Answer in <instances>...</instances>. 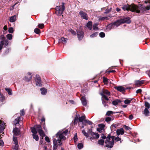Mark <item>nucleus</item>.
<instances>
[{"mask_svg":"<svg viewBox=\"0 0 150 150\" xmlns=\"http://www.w3.org/2000/svg\"><path fill=\"white\" fill-rule=\"evenodd\" d=\"M102 103L104 107L108 106V105L107 104V102L106 100H105V99H103V98H102Z\"/></svg>","mask_w":150,"mask_h":150,"instance_id":"obj_31","label":"nucleus"},{"mask_svg":"<svg viewBox=\"0 0 150 150\" xmlns=\"http://www.w3.org/2000/svg\"><path fill=\"white\" fill-rule=\"evenodd\" d=\"M118 125L116 124H112L110 126V129L111 131H114L116 130V128Z\"/></svg>","mask_w":150,"mask_h":150,"instance_id":"obj_20","label":"nucleus"},{"mask_svg":"<svg viewBox=\"0 0 150 150\" xmlns=\"http://www.w3.org/2000/svg\"><path fill=\"white\" fill-rule=\"evenodd\" d=\"M8 40H1L0 42V44H1L2 43L3 44V46L4 47H6L7 45H8Z\"/></svg>","mask_w":150,"mask_h":150,"instance_id":"obj_16","label":"nucleus"},{"mask_svg":"<svg viewBox=\"0 0 150 150\" xmlns=\"http://www.w3.org/2000/svg\"><path fill=\"white\" fill-rule=\"evenodd\" d=\"M78 148L79 149H82L83 147V145L82 143H79L77 145Z\"/></svg>","mask_w":150,"mask_h":150,"instance_id":"obj_41","label":"nucleus"},{"mask_svg":"<svg viewBox=\"0 0 150 150\" xmlns=\"http://www.w3.org/2000/svg\"><path fill=\"white\" fill-rule=\"evenodd\" d=\"M114 140H115L116 142H118L119 141H120L121 140V139L117 136L116 137H114Z\"/></svg>","mask_w":150,"mask_h":150,"instance_id":"obj_55","label":"nucleus"},{"mask_svg":"<svg viewBox=\"0 0 150 150\" xmlns=\"http://www.w3.org/2000/svg\"><path fill=\"white\" fill-rule=\"evenodd\" d=\"M92 25V22L91 21H89L86 24V26L88 28H91Z\"/></svg>","mask_w":150,"mask_h":150,"instance_id":"obj_33","label":"nucleus"},{"mask_svg":"<svg viewBox=\"0 0 150 150\" xmlns=\"http://www.w3.org/2000/svg\"><path fill=\"white\" fill-rule=\"evenodd\" d=\"M130 18L129 17H126L123 19L117 20L114 23L110 24L108 25V27H117L122 23H130Z\"/></svg>","mask_w":150,"mask_h":150,"instance_id":"obj_3","label":"nucleus"},{"mask_svg":"<svg viewBox=\"0 0 150 150\" xmlns=\"http://www.w3.org/2000/svg\"><path fill=\"white\" fill-rule=\"evenodd\" d=\"M45 117H43L41 119V121L42 122H44V123H43V128L44 129H45Z\"/></svg>","mask_w":150,"mask_h":150,"instance_id":"obj_36","label":"nucleus"},{"mask_svg":"<svg viewBox=\"0 0 150 150\" xmlns=\"http://www.w3.org/2000/svg\"><path fill=\"white\" fill-rule=\"evenodd\" d=\"M36 130L38 132L42 129L41 126L40 125H37L34 126Z\"/></svg>","mask_w":150,"mask_h":150,"instance_id":"obj_32","label":"nucleus"},{"mask_svg":"<svg viewBox=\"0 0 150 150\" xmlns=\"http://www.w3.org/2000/svg\"><path fill=\"white\" fill-rule=\"evenodd\" d=\"M77 139L78 138L77 134L76 133V134L74 136V141L75 142L76 141Z\"/></svg>","mask_w":150,"mask_h":150,"instance_id":"obj_61","label":"nucleus"},{"mask_svg":"<svg viewBox=\"0 0 150 150\" xmlns=\"http://www.w3.org/2000/svg\"><path fill=\"white\" fill-rule=\"evenodd\" d=\"M98 32H95L90 35L91 38H93L96 37L98 35Z\"/></svg>","mask_w":150,"mask_h":150,"instance_id":"obj_43","label":"nucleus"},{"mask_svg":"<svg viewBox=\"0 0 150 150\" xmlns=\"http://www.w3.org/2000/svg\"><path fill=\"white\" fill-rule=\"evenodd\" d=\"M87 123L89 125H92L93 123L92 122L88 120H84V122H82V124L84 125H86V124Z\"/></svg>","mask_w":150,"mask_h":150,"instance_id":"obj_21","label":"nucleus"},{"mask_svg":"<svg viewBox=\"0 0 150 150\" xmlns=\"http://www.w3.org/2000/svg\"><path fill=\"white\" fill-rule=\"evenodd\" d=\"M76 31L78 38L79 40H81L82 39L84 36V33L81 30V29H77Z\"/></svg>","mask_w":150,"mask_h":150,"instance_id":"obj_8","label":"nucleus"},{"mask_svg":"<svg viewBox=\"0 0 150 150\" xmlns=\"http://www.w3.org/2000/svg\"><path fill=\"white\" fill-rule=\"evenodd\" d=\"M99 25L98 23H96L93 24V28H98V26Z\"/></svg>","mask_w":150,"mask_h":150,"instance_id":"obj_50","label":"nucleus"},{"mask_svg":"<svg viewBox=\"0 0 150 150\" xmlns=\"http://www.w3.org/2000/svg\"><path fill=\"white\" fill-rule=\"evenodd\" d=\"M103 82L105 84H107L108 83V79L105 77H103Z\"/></svg>","mask_w":150,"mask_h":150,"instance_id":"obj_40","label":"nucleus"},{"mask_svg":"<svg viewBox=\"0 0 150 150\" xmlns=\"http://www.w3.org/2000/svg\"><path fill=\"white\" fill-rule=\"evenodd\" d=\"M122 8L124 11L130 10L133 12H136L137 13L139 12L138 9H137L136 5L134 4H132L131 5L127 4L124 5L122 7Z\"/></svg>","mask_w":150,"mask_h":150,"instance_id":"obj_4","label":"nucleus"},{"mask_svg":"<svg viewBox=\"0 0 150 150\" xmlns=\"http://www.w3.org/2000/svg\"><path fill=\"white\" fill-rule=\"evenodd\" d=\"M133 99H131L130 100L127 99L124 101V103L125 104H128L131 103V101Z\"/></svg>","mask_w":150,"mask_h":150,"instance_id":"obj_39","label":"nucleus"},{"mask_svg":"<svg viewBox=\"0 0 150 150\" xmlns=\"http://www.w3.org/2000/svg\"><path fill=\"white\" fill-rule=\"evenodd\" d=\"M13 140L14 142H15V144H18V142L17 137H13Z\"/></svg>","mask_w":150,"mask_h":150,"instance_id":"obj_51","label":"nucleus"},{"mask_svg":"<svg viewBox=\"0 0 150 150\" xmlns=\"http://www.w3.org/2000/svg\"><path fill=\"white\" fill-rule=\"evenodd\" d=\"M13 134L16 136H18L20 134V131L19 129L16 127L13 130Z\"/></svg>","mask_w":150,"mask_h":150,"instance_id":"obj_11","label":"nucleus"},{"mask_svg":"<svg viewBox=\"0 0 150 150\" xmlns=\"http://www.w3.org/2000/svg\"><path fill=\"white\" fill-rule=\"evenodd\" d=\"M124 131L122 128H120V129H117L116 131L117 135L118 136L120 134L123 135L124 134Z\"/></svg>","mask_w":150,"mask_h":150,"instance_id":"obj_15","label":"nucleus"},{"mask_svg":"<svg viewBox=\"0 0 150 150\" xmlns=\"http://www.w3.org/2000/svg\"><path fill=\"white\" fill-rule=\"evenodd\" d=\"M81 100L82 105L84 106H86L87 104V102L85 96H82L81 98Z\"/></svg>","mask_w":150,"mask_h":150,"instance_id":"obj_13","label":"nucleus"},{"mask_svg":"<svg viewBox=\"0 0 150 150\" xmlns=\"http://www.w3.org/2000/svg\"><path fill=\"white\" fill-rule=\"evenodd\" d=\"M68 129L59 130L53 138V150H56L58 146H61L62 144V140H64L66 139L65 136L68 133Z\"/></svg>","mask_w":150,"mask_h":150,"instance_id":"obj_1","label":"nucleus"},{"mask_svg":"<svg viewBox=\"0 0 150 150\" xmlns=\"http://www.w3.org/2000/svg\"><path fill=\"white\" fill-rule=\"evenodd\" d=\"M121 102V100L120 99H116L112 102V104L113 105L116 106L118 105L119 103H120Z\"/></svg>","mask_w":150,"mask_h":150,"instance_id":"obj_17","label":"nucleus"},{"mask_svg":"<svg viewBox=\"0 0 150 150\" xmlns=\"http://www.w3.org/2000/svg\"><path fill=\"white\" fill-rule=\"evenodd\" d=\"M34 32L37 34H39L40 33V29H34Z\"/></svg>","mask_w":150,"mask_h":150,"instance_id":"obj_47","label":"nucleus"},{"mask_svg":"<svg viewBox=\"0 0 150 150\" xmlns=\"http://www.w3.org/2000/svg\"><path fill=\"white\" fill-rule=\"evenodd\" d=\"M82 132L86 138L90 137L89 139L91 140L97 139L99 137V135L98 133L92 131L91 129H88L87 133L84 129L82 130Z\"/></svg>","mask_w":150,"mask_h":150,"instance_id":"obj_2","label":"nucleus"},{"mask_svg":"<svg viewBox=\"0 0 150 150\" xmlns=\"http://www.w3.org/2000/svg\"><path fill=\"white\" fill-rule=\"evenodd\" d=\"M104 129H103L100 128H97V131H98L100 133H101L102 132V130H104Z\"/></svg>","mask_w":150,"mask_h":150,"instance_id":"obj_64","label":"nucleus"},{"mask_svg":"<svg viewBox=\"0 0 150 150\" xmlns=\"http://www.w3.org/2000/svg\"><path fill=\"white\" fill-rule=\"evenodd\" d=\"M62 5L61 7L60 6H57L55 8V13L58 16L61 15L64 10V3H62Z\"/></svg>","mask_w":150,"mask_h":150,"instance_id":"obj_6","label":"nucleus"},{"mask_svg":"<svg viewBox=\"0 0 150 150\" xmlns=\"http://www.w3.org/2000/svg\"><path fill=\"white\" fill-rule=\"evenodd\" d=\"M35 81L36 82V85L37 86L40 87L42 86V84L41 78L39 75H36Z\"/></svg>","mask_w":150,"mask_h":150,"instance_id":"obj_9","label":"nucleus"},{"mask_svg":"<svg viewBox=\"0 0 150 150\" xmlns=\"http://www.w3.org/2000/svg\"><path fill=\"white\" fill-rule=\"evenodd\" d=\"M45 141L48 143H49L50 142V139L47 136L45 137Z\"/></svg>","mask_w":150,"mask_h":150,"instance_id":"obj_57","label":"nucleus"},{"mask_svg":"<svg viewBox=\"0 0 150 150\" xmlns=\"http://www.w3.org/2000/svg\"><path fill=\"white\" fill-rule=\"evenodd\" d=\"M106 137L105 135L103 134H101V138L103 139H106Z\"/></svg>","mask_w":150,"mask_h":150,"instance_id":"obj_62","label":"nucleus"},{"mask_svg":"<svg viewBox=\"0 0 150 150\" xmlns=\"http://www.w3.org/2000/svg\"><path fill=\"white\" fill-rule=\"evenodd\" d=\"M6 36L7 38L9 40H12V39L13 36L11 34H8Z\"/></svg>","mask_w":150,"mask_h":150,"instance_id":"obj_44","label":"nucleus"},{"mask_svg":"<svg viewBox=\"0 0 150 150\" xmlns=\"http://www.w3.org/2000/svg\"><path fill=\"white\" fill-rule=\"evenodd\" d=\"M115 112H113L112 111H108L107 112L106 115L108 116H109L110 115L112 114H115Z\"/></svg>","mask_w":150,"mask_h":150,"instance_id":"obj_38","label":"nucleus"},{"mask_svg":"<svg viewBox=\"0 0 150 150\" xmlns=\"http://www.w3.org/2000/svg\"><path fill=\"white\" fill-rule=\"evenodd\" d=\"M104 143V140L103 139H100L98 141V144L103 146Z\"/></svg>","mask_w":150,"mask_h":150,"instance_id":"obj_35","label":"nucleus"},{"mask_svg":"<svg viewBox=\"0 0 150 150\" xmlns=\"http://www.w3.org/2000/svg\"><path fill=\"white\" fill-rule=\"evenodd\" d=\"M67 38L64 37H62L61 38V40L63 43L64 44L66 43L67 42Z\"/></svg>","mask_w":150,"mask_h":150,"instance_id":"obj_42","label":"nucleus"},{"mask_svg":"<svg viewBox=\"0 0 150 150\" xmlns=\"http://www.w3.org/2000/svg\"><path fill=\"white\" fill-rule=\"evenodd\" d=\"M99 36L100 37L103 38L105 37V35L104 33L101 32L99 33Z\"/></svg>","mask_w":150,"mask_h":150,"instance_id":"obj_48","label":"nucleus"},{"mask_svg":"<svg viewBox=\"0 0 150 150\" xmlns=\"http://www.w3.org/2000/svg\"><path fill=\"white\" fill-rule=\"evenodd\" d=\"M40 90L41 91V94L43 95L46 94L47 92V90L44 88H41Z\"/></svg>","mask_w":150,"mask_h":150,"instance_id":"obj_24","label":"nucleus"},{"mask_svg":"<svg viewBox=\"0 0 150 150\" xmlns=\"http://www.w3.org/2000/svg\"><path fill=\"white\" fill-rule=\"evenodd\" d=\"M5 99V97L3 95L0 93V102H3Z\"/></svg>","mask_w":150,"mask_h":150,"instance_id":"obj_29","label":"nucleus"},{"mask_svg":"<svg viewBox=\"0 0 150 150\" xmlns=\"http://www.w3.org/2000/svg\"><path fill=\"white\" fill-rule=\"evenodd\" d=\"M145 82L144 80H137L135 81V85L136 86H141Z\"/></svg>","mask_w":150,"mask_h":150,"instance_id":"obj_14","label":"nucleus"},{"mask_svg":"<svg viewBox=\"0 0 150 150\" xmlns=\"http://www.w3.org/2000/svg\"><path fill=\"white\" fill-rule=\"evenodd\" d=\"M79 116V115H77V114H76V116L75 117L74 121L73 122V123L74 125L77 124V122H78V117Z\"/></svg>","mask_w":150,"mask_h":150,"instance_id":"obj_25","label":"nucleus"},{"mask_svg":"<svg viewBox=\"0 0 150 150\" xmlns=\"http://www.w3.org/2000/svg\"><path fill=\"white\" fill-rule=\"evenodd\" d=\"M44 27V24L43 23L39 24L38 25V27L39 28H43Z\"/></svg>","mask_w":150,"mask_h":150,"instance_id":"obj_52","label":"nucleus"},{"mask_svg":"<svg viewBox=\"0 0 150 150\" xmlns=\"http://www.w3.org/2000/svg\"><path fill=\"white\" fill-rule=\"evenodd\" d=\"M123 127L125 128V129L126 130H129L131 129V128L129 127H128L125 125H124L123 126Z\"/></svg>","mask_w":150,"mask_h":150,"instance_id":"obj_54","label":"nucleus"},{"mask_svg":"<svg viewBox=\"0 0 150 150\" xmlns=\"http://www.w3.org/2000/svg\"><path fill=\"white\" fill-rule=\"evenodd\" d=\"M25 112L24 110H22L20 111V115L21 116H23L25 115Z\"/></svg>","mask_w":150,"mask_h":150,"instance_id":"obj_59","label":"nucleus"},{"mask_svg":"<svg viewBox=\"0 0 150 150\" xmlns=\"http://www.w3.org/2000/svg\"><path fill=\"white\" fill-rule=\"evenodd\" d=\"M38 132L40 136L42 137V139H43V137L45 136L44 132L42 130V129L38 131Z\"/></svg>","mask_w":150,"mask_h":150,"instance_id":"obj_18","label":"nucleus"},{"mask_svg":"<svg viewBox=\"0 0 150 150\" xmlns=\"http://www.w3.org/2000/svg\"><path fill=\"white\" fill-rule=\"evenodd\" d=\"M0 39L1 40H7L6 39V38L4 36V35H1L0 36Z\"/></svg>","mask_w":150,"mask_h":150,"instance_id":"obj_56","label":"nucleus"},{"mask_svg":"<svg viewBox=\"0 0 150 150\" xmlns=\"http://www.w3.org/2000/svg\"><path fill=\"white\" fill-rule=\"evenodd\" d=\"M145 105L147 109H149L150 108V104L148 102L146 101L145 103Z\"/></svg>","mask_w":150,"mask_h":150,"instance_id":"obj_46","label":"nucleus"},{"mask_svg":"<svg viewBox=\"0 0 150 150\" xmlns=\"http://www.w3.org/2000/svg\"><path fill=\"white\" fill-rule=\"evenodd\" d=\"M149 111L147 108H145L144 111V113L146 116H148L149 115Z\"/></svg>","mask_w":150,"mask_h":150,"instance_id":"obj_27","label":"nucleus"},{"mask_svg":"<svg viewBox=\"0 0 150 150\" xmlns=\"http://www.w3.org/2000/svg\"><path fill=\"white\" fill-rule=\"evenodd\" d=\"M98 20L99 21H104L108 20L109 18L107 17H103L102 16H99L98 17Z\"/></svg>","mask_w":150,"mask_h":150,"instance_id":"obj_19","label":"nucleus"},{"mask_svg":"<svg viewBox=\"0 0 150 150\" xmlns=\"http://www.w3.org/2000/svg\"><path fill=\"white\" fill-rule=\"evenodd\" d=\"M69 31L73 35H76V33L74 30H73L72 29L69 30Z\"/></svg>","mask_w":150,"mask_h":150,"instance_id":"obj_49","label":"nucleus"},{"mask_svg":"<svg viewBox=\"0 0 150 150\" xmlns=\"http://www.w3.org/2000/svg\"><path fill=\"white\" fill-rule=\"evenodd\" d=\"M21 117H18L16 118L14 121V124L16 125L17 124H19V122L20 121Z\"/></svg>","mask_w":150,"mask_h":150,"instance_id":"obj_22","label":"nucleus"},{"mask_svg":"<svg viewBox=\"0 0 150 150\" xmlns=\"http://www.w3.org/2000/svg\"><path fill=\"white\" fill-rule=\"evenodd\" d=\"M79 14L81 18L86 20H88V17L87 14L86 13L81 11L79 12Z\"/></svg>","mask_w":150,"mask_h":150,"instance_id":"obj_10","label":"nucleus"},{"mask_svg":"<svg viewBox=\"0 0 150 150\" xmlns=\"http://www.w3.org/2000/svg\"><path fill=\"white\" fill-rule=\"evenodd\" d=\"M5 89L9 95H12V90L11 89L8 88H6Z\"/></svg>","mask_w":150,"mask_h":150,"instance_id":"obj_37","label":"nucleus"},{"mask_svg":"<svg viewBox=\"0 0 150 150\" xmlns=\"http://www.w3.org/2000/svg\"><path fill=\"white\" fill-rule=\"evenodd\" d=\"M86 117L84 115L81 117H78V120L79 122H84V120H86L85 119H86Z\"/></svg>","mask_w":150,"mask_h":150,"instance_id":"obj_23","label":"nucleus"},{"mask_svg":"<svg viewBox=\"0 0 150 150\" xmlns=\"http://www.w3.org/2000/svg\"><path fill=\"white\" fill-rule=\"evenodd\" d=\"M111 9H112L111 8L110 9H106L105 10V12H104V13H108L111 11Z\"/></svg>","mask_w":150,"mask_h":150,"instance_id":"obj_60","label":"nucleus"},{"mask_svg":"<svg viewBox=\"0 0 150 150\" xmlns=\"http://www.w3.org/2000/svg\"><path fill=\"white\" fill-rule=\"evenodd\" d=\"M98 126L99 127V128L105 129L104 128L105 127V126L103 124H100L98 125Z\"/></svg>","mask_w":150,"mask_h":150,"instance_id":"obj_45","label":"nucleus"},{"mask_svg":"<svg viewBox=\"0 0 150 150\" xmlns=\"http://www.w3.org/2000/svg\"><path fill=\"white\" fill-rule=\"evenodd\" d=\"M31 132L33 133V134H36L37 133V130L34 127H31Z\"/></svg>","mask_w":150,"mask_h":150,"instance_id":"obj_30","label":"nucleus"},{"mask_svg":"<svg viewBox=\"0 0 150 150\" xmlns=\"http://www.w3.org/2000/svg\"><path fill=\"white\" fill-rule=\"evenodd\" d=\"M33 138L36 141H38L39 140V137L38 135L36 134H33Z\"/></svg>","mask_w":150,"mask_h":150,"instance_id":"obj_34","label":"nucleus"},{"mask_svg":"<svg viewBox=\"0 0 150 150\" xmlns=\"http://www.w3.org/2000/svg\"><path fill=\"white\" fill-rule=\"evenodd\" d=\"M8 32L10 33H12L14 31V30L13 29H8Z\"/></svg>","mask_w":150,"mask_h":150,"instance_id":"obj_63","label":"nucleus"},{"mask_svg":"<svg viewBox=\"0 0 150 150\" xmlns=\"http://www.w3.org/2000/svg\"><path fill=\"white\" fill-rule=\"evenodd\" d=\"M114 88L117 89L118 91L120 92H125L126 89L124 87L121 86H115Z\"/></svg>","mask_w":150,"mask_h":150,"instance_id":"obj_12","label":"nucleus"},{"mask_svg":"<svg viewBox=\"0 0 150 150\" xmlns=\"http://www.w3.org/2000/svg\"><path fill=\"white\" fill-rule=\"evenodd\" d=\"M114 136H111L110 134H108V136L106 138V140L105 142V144L109 143V144H107L105 146L107 147L111 148L113 147L114 144Z\"/></svg>","mask_w":150,"mask_h":150,"instance_id":"obj_5","label":"nucleus"},{"mask_svg":"<svg viewBox=\"0 0 150 150\" xmlns=\"http://www.w3.org/2000/svg\"><path fill=\"white\" fill-rule=\"evenodd\" d=\"M14 150H20L18 148V144H16L15 146L13 149Z\"/></svg>","mask_w":150,"mask_h":150,"instance_id":"obj_58","label":"nucleus"},{"mask_svg":"<svg viewBox=\"0 0 150 150\" xmlns=\"http://www.w3.org/2000/svg\"><path fill=\"white\" fill-rule=\"evenodd\" d=\"M111 118L110 117H108L105 119V121L108 123H109L111 121Z\"/></svg>","mask_w":150,"mask_h":150,"instance_id":"obj_53","label":"nucleus"},{"mask_svg":"<svg viewBox=\"0 0 150 150\" xmlns=\"http://www.w3.org/2000/svg\"><path fill=\"white\" fill-rule=\"evenodd\" d=\"M100 94L102 96V98L104 99L106 101L109 100V99L107 96H110V93L108 90L103 89V91L100 92Z\"/></svg>","mask_w":150,"mask_h":150,"instance_id":"obj_7","label":"nucleus"},{"mask_svg":"<svg viewBox=\"0 0 150 150\" xmlns=\"http://www.w3.org/2000/svg\"><path fill=\"white\" fill-rule=\"evenodd\" d=\"M16 19V15H14L10 17L9 21L11 22H14Z\"/></svg>","mask_w":150,"mask_h":150,"instance_id":"obj_28","label":"nucleus"},{"mask_svg":"<svg viewBox=\"0 0 150 150\" xmlns=\"http://www.w3.org/2000/svg\"><path fill=\"white\" fill-rule=\"evenodd\" d=\"M32 75L30 76L29 77L25 76L24 77L23 80L26 81H29L32 79Z\"/></svg>","mask_w":150,"mask_h":150,"instance_id":"obj_26","label":"nucleus"}]
</instances>
